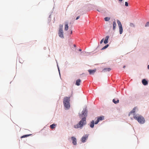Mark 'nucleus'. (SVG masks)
Returning a JSON list of instances; mask_svg holds the SVG:
<instances>
[{
	"mask_svg": "<svg viewBox=\"0 0 149 149\" xmlns=\"http://www.w3.org/2000/svg\"><path fill=\"white\" fill-rule=\"evenodd\" d=\"M87 111L85 109H84L82 111L81 114H79L80 118L82 119L78 124L74 125V127L75 128H81L83 126L86 124V117L87 116Z\"/></svg>",
	"mask_w": 149,
	"mask_h": 149,
	"instance_id": "obj_1",
	"label": "nucleus"
},
{
	"mask_svg": "<svg viewBox=\"0 0 149 149\" xmlns=\"http://www.w3.org/2000/svg\"><path fill=\"white\" fill-rule=\"evenodd\" d=\"M133 118L134 119L137 120L140 124H143L145 122V120L144 118L141 115L138 114L134 115Z\"/></svg>",
	"mask_w": 149,
	"mask_h": 149,
	"instance_id": "obj_2",
	"label": "nucleus"
},
{
	"mask_svg": "<svg viewBox=\"0 0 149 149\" xmlns=\"http://www.w3.org/2000/svg\"><path fill=\"white\" fill-rule=\"evenodd\" d=\"M63 25L60 24L59 25V30L58 31V34L59 36L62 38H64V36L63 34Z\"/></svg>",
	"mask_w": 149,
	"mask_h": 149,
	"instance_id": "obj_3",
	"label": "nucleus"
},
{
	"mask_svg": "<svg viewBox=\"0 0 149 149\" xmlns=\"http://www.w3.org/2000/svg\"><path fill=\"white\" fill-rule=\"evenodd\" d=\"M117 23L118 25L120 34H122L123 32V29L122 24L120 21L118 20H117Z\"/></svg>",
	"mask_w": 149,
	"mask_h": 149,
	"instance_id": "obj_4",
	"label": "nucleus"
},
{
	"mask_svg": "<svg viewBox=\"0 0 149 149\" xmlns=\"http://www.w3.org/2000/svg\"><path fill=\"white\" fill-rule=\"evenodd\" d=\"M104 116H101L97 118V121H95V124H97L100 121L104 119Z\"/></svg>",
	"mask_w": 149,
	"mask_h": 149,
	"instance_id": "obj_5",
	"label": "nucleus"
},
{
	"mask_svg": "<svg viewBox=\"0 0 149 149\" xmlns=\"http://www.w3.org/2000/svg\"><path fill=\"white\" fill-rule=\"evenodd\" d=\"M88 134H86L81 139V141L83 142H85L86 140L88 138Z\"/></svg>",
	"mask_w": 149,
	"mask_h": 149,
	"instance_id": "obj_6",
	"label": "nucleus"
},
{
	"mask_svg": "<svg viewBox=\"0 0 149 149\" xmlns=\"http://www.w3.org/2000/svg\"><path fill=\"white\" fill-rule=\"evenodd\" d=\"M70 97H66L64 98L63 102H69L70 101Z\"/></svg>",
	"mask_w": 149,
	"mask_h": 149,
	"instance_id": "obj_7",
	"label": "nucleus"
},
{
	"mask_svg": "<svg viewBox=\"0 0 149 149\" xmlns=\"http://www.w3.org/2000/svg\"><path fill=\"white\" fill-rule=\"evenodd\" d=\"M71 139L72 141V143L74 145H76L77 144V139L74 137L72 136L71 137Z\"/></svg>",
	"mask_w": 149,
	"mask_h": 149,
	"instance_id": "obj_8",
	"label": "nucleus"
},
{
	"mask_svg": "<svg viewBox=\"0 0 149 149\" xmlns=\"http://www.w3.org/2000/svg\"><path fill=\"white\" fill-rule=\"evenodd\" d=\"M136 109V107H134V109H133L129 113V116H130V115L131 114H134V115H135L134 114V113L135 112V110Z\"/></svg>",
	"mask_w": 149,
	"mask_h": 149,
	"instance_id": "obj_9",
	"label": "nucleus"
},
{
	"mask_svg": "<svg viewBox=\"0 0 149 149\" xmlns=\"http://www.w3.org/2000/svg\"><path fill=\"white\" fill-rule=\"evenodd\" d=\"M64 106L66 109H69L70 107V103H64Z\"/></svg>",
	"mask_w": 149,
	"mask_h": 149,
	"instance_id": "obj_10",
	"label": "nucleus"
},
{
	"mask_svg": "<svg viewBox=\"0 0 149 149\" xmlns=\"http://www.w3.org/2000/svg\"><path fill=\"white\" fill-rule=\"evenodd\" d=\"M96 71L95 70H89L88 72H89L90 74H94Z\"/></svg>",
	"mask_w": 149,
	"mask_h": 149,
	"instance_id": "obj_11",
	"label": "nucleus"
},
{
	"mask_svg": "<svg viewBox=\"0 0 149 149\" xmlns=\"http://www.w3.org/2000/svg\"><path fill=\"white\" fill-rule=\"evenodd\" d=\"M109 38V36H107L105 38V39L104 41V43L105 44H106L108 43V40Z\"/></svg>",
	"mask_w": 149,
	"mask_h": 149,
	"instance_id": "obj_12",
	"label": "nucleus"
},
{
	"mask_svg": "<svg viewBox=\"0 0 149 149\" xmlns=\"http://www.w3.org/2000/svg\"><path fill=\"white\" fill-rule=\"evenodd\" d=\"M142 83L144 85H146L148 84V83L147 81L145 79H143L142 80Z\"/></svg>",
	"mask_w": 149,
	"mask_h": 149,
	"instance_id": "obj_13",
	"label": "nucleus"
},
{
	"mask_svg": "<svg viewBox=\"0 0 149 149\" xmlns=\"http://www.w3.org/2000/svg\"><path fill=\"white\" fill-rule=\"evenodd\" d=\"M94 125V120H92L90 124V126L91 128H93Z\"/></svg>",
	"mask_w": 149,
	"mask_h": 149,
	"instance_id": "obj_14",
	"label": "nucleus"
},
{
	"mask_svg": "<svg viewBox=\"0 0 149 149\" xmlns=\"http://www.w3.org/2000/svg\"><path fill=\"white\" fill-rule=\"evenodd\" d=\"M116 22L115 21H113V30L114 31L116 29Z\"/></svg>",
	"mask_w": 149,
	"mask_h": 149,
	"instance_id": "obj_15",
	"label": "nucleus"
},
{
	"mask_svg": "<svg viewBox=\"0 0 149 149\" xmlns=\"http://www.w3.org/2000/svg\"><path fill=\"white\" fill-rule=\"evenodd\" d=\"M81 81L80 79H78L77 80L76 85L77 86H79L80 85V83L81 82Z\"/></svg>",
	"mask_w": 149,
	"mask_h": 149,
	"instance_id": "obj_16",
	"label": "nucleus"
},
{
	"mask_svg": "<svg viewBox=\"0 0 149 149\" xmlns=\"http://www.w3.org/2000/svg\"><path fill=\"white\" fill-rule=\"evenodd\" d=\"M68 24L67 23L66 24H65V29H64L65 31H67L68 30Z\"/></svg>",
	"mask_w": 149,
	"mask_h": 149,
	"instance_id": "obj_17",
	"label": "nucleus"
},
{
	"mask_svg": "<svg viewBox=\"0 0 149 149\" xmlns=\"http://www.w3.org/2000/svg\"><path fill=\"white\" fill-rule=\"evenodd\" d=\"M111 70V69L110 68H106L104 69L103 70L104 71H109Z\"/></svg>",
	"mask_w": 149,
	"mask_h": 149,
	"instance_id": "obj_18",
	"label": "nucleus"
},
{
	"mask_svg": "<svg viewBox=\"0 0 149 149\" xmlns=\"http://www.w3.org/2000/svg\"><path fill=\"white\" fill-rule=\"evenodd\" d=\"M119 102V100L117 99H113V103H114V102Z\"/></svg>",
	"mask_w": 149,
	"mask_h": 149,
	"instance_id": "obj_19",
	"label": "nucleus"
},
{
	"mask_svg": "<svg viewBox=\"0 0 149 149\" xmlns=\"http://www.w3.org/2000/svg\"><path fill=\"white\" fill-rule=\"evenodd\" d=\"M56 125L54 124H53L50 125V127L51 128L53 129V128H54L55 127Z\"/></svg>",
	"mask_w": 149,
	"mask_h": 149,
	"instance_id": "obj_20",
	"label": "nucleus"
},
{
	"mask_svg": "<svg viewBox=\"0 0 149 149\" xmlns=\"http://www.w3.org/2000/svg\"><path fill=\"white\" fill-rule=\"evenodd\" d=\"M31 134H27V135H23V136H22L21 138H25V137H26L29 136H30V135H31Z\"/></svg>",
	"mask_w": 149,
	"mask_h": 149,
	"instance_id": "obj_21",
	"label": "nucleus"
},
{
	"mask_svg": "<svg viewBox=\"0 0 149 149\" xmlns=\"http://www.w3.org/2000/svg\"><path fill=\"white\" fill-rule=\"evenodd\" d=\"M110 19V18L109 17H105L104 18V20L106 21H109Z\"/></svg>",
	"mask_w": 149,
	"mask_h": 149,
	"instance_id": "obj_22",
	"label": "nucleus"
},
{
	"mask_svg": "<svg viewBox=\"0 0 149 149\" xmlns=\"http://www.w3.org/2000/svg\"><path fill=\"white\" fill-rule=\"evenodd\" d=\"M130 26L132 27H135L134 24L133 23H130Z\"/></svg>",
	"mask_w": 149,
	"mask_h": 149,
	"instance_id": "obj_23",
	"label": "nucleus"
},
{
	"mask_svg": "<svg viewBox=\"0 0 149 149\" xmlns=\"http://www.w3.org/2000/svg\"><path fill=\"white\" fill-rule=\"evenodd\" d=\"M109 46V45H105V46H104V47H103L102 49H106V48H107Z\"/></svg>",
	"mask_w": 149,
	"mask_h": 149,
	"instance_id": "obj_24",
	"label": "nucleus"
},
{
	"mask_svg": "<svg viewBox=\"0 0 149 149\" xmlns=\"http://www.w3.org/2000/svg\"><path fill=\"white\" fill-rule=\"evenodd\" d=\"M149 26V22H148L145 25V26L147 27Z\"/></svg>",
	"mask_w": 149,
	"mask_h": 149,
	"instance_id": "obj_25",
	"label": "nucleus"
},
{
	"mask_svg": "<svg viewBox=\"0 0 149 149\" xmlns=\"http://www.w3.org/2000/svg\"><path fill=\"white\" fill-rule=\"evenodd\" d=\"M125 5L126 6H128V3L127 2H125Z\"/></svg>",
	"mask_w": 149,
	"mask_h": 149,
	"instance_id": "obj_26",
	"label": "nucleus"
},
{
	"mask_svg": "<svg viewBox=\"0 0 149 149\" xmlns=\"http://www.w3.org/2000/svg\"><path fill=\"white\" fill-rule=\"evenodd\" d=\"M104 40V38H103L100 41V43L102 44Z\"/></svg>",
	"mask_w": 149,
	"mask_h": 149,
	"instance_id": "obj_27",
	"label": "nucleus"
},
{
	"mask_svg": "<svg viewBox=\"0 0 149 149\" xmlns=\"http://www.w3.org/2000/svg\"><path fill=\"white\" fill-rule=\"evenodd\" d=\"M80 18V16H78V17H77L76 18V20H77L78 19H79V18Z\"/></svg>",
	"mask_w": 149,
	"mask_h": 149,
	"instance_id": "obj_28",
	"label": "nucleus"
},
{
	"mask_svg": "<svg viewBox=\"0 0 149 149\" xmlns=\"http://www.w3.org/2000/svg\"><path fill=\"white\" fill-rule=\"evenodd\" d=\"M148 68L149 70V65L148 66Z\"/></svg>",
	"mask_w": 149,
	"mask_h": 149,
	"instance_id": "obj_29",
	"label": "nucleus"
},
{
	"mask_svg": "<svg viewBox=\"0 0 149 149\" xmlns=\"http://www.w3.org/2000/svg\"><path fill=\"white\" fill-rule=\"evenodd\" d=\"M79 51H81V49H79Z\"/></svg>",
	"mask_w": 149,
	"mask_h": 149,
	"instance_id": "obj_30",
	"label": "nucleus"
},
{
	"mask_svg": "<svg viewBox=\"0 0 149 149\" xmlns=\"http://www.w3.org/2000/svg\"><path fill=\"white\" fill-rule=\"evenodd\" d=\"M125 65H124L123 66V68H125Z\"/></svg>",
	"mask_w": 149,
	"mask_h": 149,
	"instance_id": "obj_31",
	"label": "nucleus"
},
{
	"mask_svg": "<svg viewBox=\"0 0 149 149\" xmlns=\"http://www.w3.org/2000/svg\"><path fill=\"white\" fill-rule=\"evenodd\" d=\"M72 31H71V34H72Z\"/></svg>",
	"mask_w": 149,
	"mask_h": 149,
	"instance_id": "obj_32",
	"label": "nucleus"
},
{
	"mask_svg": "<svg viewBox=\"0 0 149 149\" xmlns=\"http://www.w3.org/2000/svg\"><path fill=\"white\" fill-rule=\"evenodd\" d=\"M120 1H122L123 0H119Z\"/></svg>",
	"mask_w": 149,
	"mask_h": 149,
	"instance_id": "obj_33",
	"label": "nucleus"
},
{
	"mask_svg": "<svg viewBox=\"0 0 149 149\" xmlns=\"http://www.w3.org/2000/svg\"><path fill=\"white\" fill-rule=\"evenodd\" d=\"M74 47H76V45H74Z\"/></svg>",
	"mask_w": 149,
	"mask_h": 149,
	"instance_id": "obj_34",
	"label": "nucleus"
},
{
	"mask_svg": "<svg viewBox=\"0 0 149 149\" xmlns=\"http://www.w3.org/2000/svg\"><path fill=\"white\" fill-rule=\"evenodd\" d=\"M97 11H99L98 10H97Z\"/></svg>",
	"mask_w": 149,
	"mask_h": 149,
	"instance_id": "obj_35",
	"label": "nucleus"
}]
</instances>
